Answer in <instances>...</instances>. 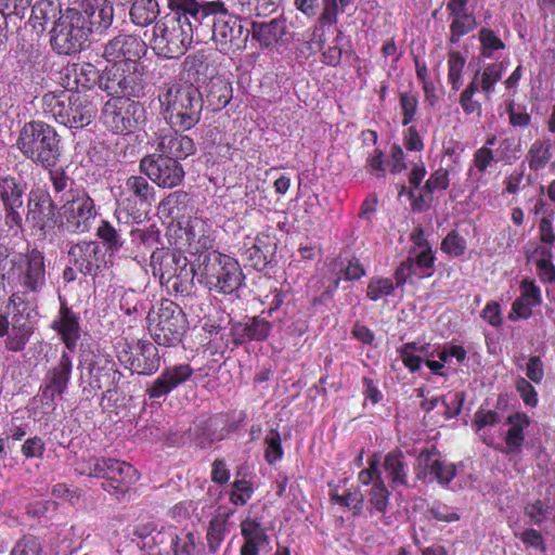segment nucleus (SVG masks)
<instances>
[{"label":"nucleus","instance_id":"39448f33","mask_svg":"<svg viewBox=\"0 0 555 555\" xmlns=\"http://www.w3.org/2000/svg\"><path fill=\"white\" fill-rule=\"evenodd\" d=\"M244 280L238 261L229 255L212 253L202 263L199 282L210 292L231 295L242 286Z\"/></svg>","mask_w":555,"mask_h":555},{"label":"nucleus","instance_id":"412c9836","mask_svg":"<svg viewBox=\"0 0 555 555\" xmlns=\"http://www.w3.org/2000/svg\"><path fill=\"white\" fill-rule=\"evenodd\" d=\"M276 253L274 236L260 232L255 236H246L241 249V257L246 266L258 271L264 270Z\"/></svg>","mask_w":555,"mask_h":555},{"label":"nucleus","instance_id":"79ce46f5","mask_svg":"<svg viewBox=\"0 0 555 555\" xmlns=\"http://www.w3.org/2000/svg\"><path fill=\"white\" fill-rule=\"evenodd\" d=\"M228 532V517L217 515L208 524L206 540L209 553H217Z\"/></svg>","mask_w":555,"mask_h":555},{"label":"nucleus","instance_id":"3c124183","mask_svg":"<svg viewBox=\"0 0 555 555\" xmlns=\"http://www.w3.org/2000/svg\"><path fill=\"white\" fill-rule=\"evenodd\" d=\"M75 82L77 88L91 89L101 76L99 70L91 63L75 64Z\"/></svg>","mask_w":555,"mask_h":555},{"label":"nucleus","instance_id":"6e6552de","mask_svg":"<svg viewBox=\"0 0 555 555\" xmlns=\"http://www.w3.org/2000/svg\"><path fill=\"white\" fill-rule=\"evenodd\" d=\"M149 332L158 346L179 345L188 331L189 322L182 308L169 299L160 302L155 317L149 313Z\"/></svg>","mask_w":555,"mask_h":555},{"label":"nucleus","instance_id":"774afa93","mask_svg":"<svg viewBox=\"0 0 555 555\" xmlns=\"http://www.w3.org/2000/svg\"><path fill=\"white\" fill-rule=\"evenodd\" d=\"M196 537L193 532L175 535L171 539L175 555H194Z\"/></svg>","mask_w":555,"mask_h":555},{"label":"nucleus","instance_id":"9b49d317","mask_svg":"<svg viewBox=\"0 0 555 555\" xmlns=\"http://www.w3.org/2000/svg\"><path fill=\"white\" fill-rule=\"evenodd\" d=\"M144 66L113 65L106 68L100 78V88L113 98H140L144 94Z\"/></svg>","mask_w":555,"mask_h":555},{"label":"nucleus","instance_id":"ea45409f","mask_svg":"<svg viewBox=\"0 0 555 555\" xmlns=\"http://www.w3.org/2000/svg\"><path fill=\"white\" fill-rule=\"evenodd\" d=\"M467 0H453V38L472 31L477 22L472 11L466 7Z\"/></svg>","mask_w":555,"mask_h":555},{"label":"nucleus","instance_id":"f03ea898","mask_svg":"<svg viewBox=\"0 0 555 555\" xmlns=\"http://www.w3.org/2000/svg\"><path fill=\"white\" fill-rule=\"evenodd\" d=\"M11 276L20 288L8 298V307H38V296L47 286L44 254L38 248L17 254L11 260Z\"/></svg>","mask_w":555,"mask_h":555},{"label":"nucleus","instance_id":"a18cd8bd","mask_svg":"<svg viewBox=\"0 0 555 555\" xmlns=\"http://www.w3.org/2000/svg\"><path fill=\"white\" fill-rule=\"evenodd\" d=\"M57 8L54 1L39 0L31 7L29 22L34 28L41 27L56 17Z\"/></svg>","mask_w":555,"mask_h":555},{"label":"nucleus","instance_id":"423d86ee","mask_svg":"<svg viewBox=\"0 0 555 555\" xmlns=\"http://www.w3.org/2000/svg\"><path fill=\"white\" fill-rule=\"evenodd\" d=\"M206 25L212 23V39L222 53L243 50L246 47L250 30L243 26L242 20L231 14L221 0H216L208 8Z\"/></svg>","mask_w":555,"mask_h":555},{"label":"nucleus","instance_id":"680f3d73","mask_svg":"<svg viewBox=\"0 0 555 555\" xmlns=\"http://www.w3.org/2000/svg\"><path fill=\"white\" fill-rule=\"evenodd\" d=\"M42 546L38 538L27 534L23 535L13 550L11 555H41Z\"/></svg>","mask_w":555,"mask_h":555},{"label":"nucleus","instance_id":"f8f14e48","mask_svg":"<svg viewBox=\"0 0 555 555\" xmlns=\"http://www.w3.org/2000/svg\"><path fill=\"white\" fill-rule=\"evenodd\" d=\"M155 202V189L142 176H130L125 188L116 199L114 215L120 221L121 215H126L133 221H141Z\"/></svg>","mask_w":555,"mask_h":555},{"label":"nucleus","instance_id":"603ef678","mask_svg":"<svg viewBox=\"0 0 555 555\" xmlns=\"http://www.w3.org/2000/svg\"><path fill=\"white\" fill-rule=\"evenodd\" d=\"M180 275L165 284L167 288L176 295H190L194 286L195 270L194 267L186 268Z\"/></svg>","mask_w":555,"mask_h":555},{"label":"nucleus","instance_id":"0e129e2a","mask_svg":"<svg viewBox=\"0 0 555 555\" xmlns=\"http://www.w3.org/2000/svg\"><path fill=\"white\" fill-rule=\"evenodd\" d=\"M21 452L26 460H41L46 453V442L39 436L29 437L23 442Z\"/></svg>","mask_w":555,"mask_h":555},{"label":"nucleus","instance_id":"f3484780","mask_svg":"<svg viewBox=\"0 0 555 555\" xmlns=\"http://www.w3.org/2000/svg\"><path fill=\"white\" fill-rule=\"evenodd\" d=\"M146 50V43L140 36L120 33L103 46L102 57L113 65H141L140 60Z\"/></svg>","mask_w":555,"mask_h":555},{"label":"nucleus","instance_id":"4c0bfd02","mask_svg":"<svg viewBox=\"0 0 555 555\" xmlns=\"http://www.w3.org/2000/svg\"><path fill=\"white\" fill-rule=\"evenodd\" d=\"M233 90L229 81L220 78L211 79L207 86V104L212 112L224 108L232 99Z\"/></svg>","mask_w":555,"mask_h":555},{"label":"nucleus","instance_id":"20e7f679","mask_svg":"<svg viewBox=\"0 0 555 555\" xmlns=\"http://www.w3.org/2000/svg\"><path fill=\"white\" fill-rule=\"evenodd\" d=\"M43 109L56 122L70 129H81L91 124L95 107L86 94L78 91L59 90L42 98Z\"/></svg>","mask_w":555,"mask_h":555},{"label":"nucleus","instance_id":"72a5a7b5","mask_svg":"<svg viewBox=\"0 0 555 555\" xmlns=\"http://www.w3.org/2000/svg\"><path fill=\"white\" fill-rule=\"evenodd\" d=\"M186 238L190 245L196 246L197 251L207 250L215 245V231L207 220L194 217L188 223Z\"/></svg>","mask_w":555,"mask_h":555},{"label":"nucleus","instance_id":"de8ad7c7","mask_svg":"<svg viewBox=\"0 0 555 555\" xmlns=\"http://www.w3.org/2000/svg\"><path fill=\"white\" fill-rule=\"evenodd\" d=\"M49 170V181L52 184L55 195H61V199L65 201V195L70 197V190H75L74 180L66 173L63 168H47Z\"/></svg>","mask_w":555,"mask_h":555},{"label":"nucleus","instance_id":"c03bdc74","mask_svg":"<svg viewBox=\"0 0 555 555\" xmlns=\"http://www.w3.org/2000/svg\"><path fill=\"white\" fill-rule=\"evenodd\" d=\"M331 488L330 490V501L333 504H337L341 507H351L353 511V516H358L361 514L363 509L364 504V495L363 494H357L356 492L351 491V489H347L343 494L338 493V487L328 485Z\"/></svg>","mask_w":555,"mask_h":555},{"label":"nucleus","instance_id":"864d4df0","mask_svg":"<svg viewBox=\"0 0 555 555\" xmlns=\"http://www.w3.org/2000/svg\"><path fill=\"white\" fill-rule=\"evenodd\" d=\"M399 105L402 113V125L408 126L415 120L418 108V94L413 91L401 92Z\"/></svg>","mask_w":555,"mask_h":555},{"label":"nucleus","instance_id":"2eb2a0df","mask_svg":"<svg viewBox=\"0 0 555 555\" xmlns=\"http://www.w3.org/2000/svg\"><path fill=\"white\" fill-rule=\"evenodd\" d=\"M140 171L163 189H172L184 179L182 165L168 155L155 153L144 156L139 164Z\"/></svg>","mask_w":555,"mask_h":555},{"label":"nucleus","instance_id":"8fccbe9b","mask_svg":"<svg viewBox=\"0 0 555 555\" xmlns=\"http://www.w3.org/2000/svg\"><path fill=\"white\" fill-rule=\"evenodd\" d=\"M155 532L157 535L160 534V532L157 531V525L153 520L139 521L132 529V535L142 542L141 547L149 550H152L158 543L154 535Z\"/></svg>","mask_w":555,"mask_h":555},{"label":"nucleus","instance_id":"c85d7f7f","mask_svg":"<svg viewBox=\"0 0 555 555\" xmlns=\"http://www.w3.org/2000/svg\"><path fill=\"white\" fill-rule=\"evenodd\" d=\"M167 8L170 11L169 16H178L193 25L202 26L208 20V8L215 1L198 0H166Z\"/></svg>","mask_w":555,"mask_h":555},{"label":"nucleus","instance_id":"7ed1b4c3","mask_svg":"<svg viewBox=\"0 0 555 555\" xmlns=\"http://www.w3.org/2000/svg\"><path fill=\"white\" fill-rule=\"evenodd\" d=\"M16 149L42 168L57 165L62 156L61 138L56 130L41 120L25 122L18 132Z\"/></svg>","mask_w":555,"mask_h":555},{"label":"nucleus","instance_id":"6ab92c4d","mask_svg":"<svg viewBox=\"0 0 555 555\" xmlns=\"http://www.w3.org/2000/svg\"><path fill=\"white\" fill-rule=\"evenodd\" d=\"M69 351L63 350L59 361L46 373L40 388L41 400L49 404L56 398L62 399L72 378L73 359Z\"/></svg>","mask_w":555,"mask_h":555},{"label":"nucleus","instance_id":"4468645a","mask_svg":"<svg viewBox=\"0 0 555 555\" xmlns=\"http://www.w3.org/2000/svg\"><path fill=\"white\" fill-rule=\"evenodd\" d=\"M61 225L69 233L81 234L91 229L98 211L94 199L85 189L70 190L61 207Z\"/></svg>","mask_w":555,"mask_h":555},{"label":"nucleus","instance_id":"5fc2aeb1","mask_svg":"<svg viewBox=\"0 0 555 555\" xmlns=\"http://www.w3.org/2000/svg\"><path fill=\"white\" fill-rule=\"evenodd\" d=\"M267 446L264 451V459L270 465H274L283 459L284 451L282 447V439L279 430L271 429L264 438Z\"/></svg>","mask_w":555,"mask_h":555},{"label":"nucleus","instance_id":"7c9ffc66","mask_svg":"<svg viewBox=\"0 0 555 555\" xmlns=\"http://www.w3.org/2000/svg\"><path fill=\"white\" fill-rule=\"evenodd\" d=\"M182 131L163 135L156 147V152L175 157L179 163L195 153V144L191 137L182 134Z\"/></svg>","mask_w":555,"mask_h":555},{"label":"nucleus","instance_id":"f257e3e1","mask_svg":"<svg viewBox=\"0 0 555 555\" xmlns=\"http://www.w3.org/2000/svg\"><path fill=\"white\" fill-rule=\"evenodd\" d=\"M160 114L167 125L177 131H188L201 120L203 96L197 87L188 81L163 83L157 95Z\"/></svg>","mask_w":555,"mask_h":555},{"label":"nucleus","instance_id":"c9c22d12","mask_svg":"<svg viewBox=\"0 0 555 555\" xmlns=\"http://www.w3.org/2000/svg\"><path fill=\"white\" fill-rule=\"evenodd\" d=\"M160 14L158 0H132L129 16L138 27L152 25Z\"/></svg>","mask_w":555,"mask_h":555},{"label":"nucleus","instance_id":"cd10ccee","mask_svg":"<svg viewBox=\"0 0 555 555\" xmlns=\"http://www.w3.org/2000/svg\"><path fill=\"white\" fill-rule=\"evenodd\" d=\"M90 374L99 389H105L107 392L114 390L120 378L116 362L108 354H98L90 363Z\"/></svg>","mask_w":555,"mask_h":555},{"label":"nucleus","instance_id":"69168bd1","mask_svg":"<svg viewBox=\"0 0 555 555\" xmlns=\"http://www.w3.org/2000/svg\"><path fill=\"white\" fill-rule=\"evenodd\" d=\"M425 464L429 474L442 486L448 487L451 481V469L446 468L438 459H433L431 454L425 455Z\"/></svg>","mask_w":555,"mask_h":555},{"label":"nucleus","instance_id":"13d9d810","mask_svg":"<svg viewBox=\"0 0 555 555\" xmlns=\"http://www.w3.org/2000/svg\"><path fill=\"white\" fill-rule=\"evenodd\" d=\"M339 12L337 0H322V10L317 18L315 28L324 30L337 24Z\"/></svg>","mask_w":555,"mask_h":555},{"label":"nucleus","instance_id":"1a4fd4ad","mask_svg":"<svg viewBox=\"0 0 555 555\" xmlns=\"http://www.w3.org/2000/svg\"><path fill=\"white\" fill-rule=\"evenodd\" d=\"M201 26L178 16L166 15L154 27L155 49L167 59H178L191 47L194 33Z\"/></svg>","mask_w":555,"mask_h":555},{"label":"nucleus","instance_id":"b1692460","mask_svg":"<svg viewBox=\"0 0 555 555\" xmlns=\"http://www.w3.org/2000/svg\"><path fill=\"white\" fill-rule=\"evenodd\" d=\"M193 374L194 370L189 363H180L165 367L146 387L145 393L150 399L164 398L180 385L190 380Z\"/></svg>","mask_w":555,"mask_h":555},{"label":"nucleus","instance_id":"0eeeda50","mask_svg":"<svg viewBox=\"0 0 555 555\" xmlns=\"http://www.w3.org/2000/svg\"><path fill=\"white\" fill-rule=\"evenodd\" d=\"M81 474L104 479L102 488L117 499L124 498L140 479V473L133 465L112 457L91 459L89 470Z\"/></svg>","mask_w":555,"mask_h":555},{"label":"nucleus","instance_id":"bb28decb","mask_svg":"<svg viewBox=\"0 0 555 555\" xmlns=\"http://www.w3.org/2000/svg\"><path fill=\"white\" fill-rule=\"evenodd\" d=\"M76 12L83 17L91 31L106 30L114 20V8L108 0H82Z\"/></svg>","mask_w":555,"mask_h":555},{"label":"nucleus","instance_id":"37998d69","mask_svg":"<svg viewBox=\"0 0 555 555\" xmlns=\"http://www.w3.org/2000/svg\"><path fill=\"white\" fill-rule=\"evenodd\" d=\"M553 142L551 140L534 141L527 153L531 170L543 169L552 158Z\"/></svg>","mask_w":555,"mask_h":555},{"label":"nucleus","instance_id":"e433bc0d","mask_svg":"<svg viewBox=\"0 0 555 555\" xmlns=\"http://www.w3.org/2000/svg\"><path fill=\"white\" fill-rule=\"evenodd\" d=\"M449 185V172L446 169H438L430 175L424 188L420 191V196L414 198L412 208L414 210H425L426 202L431 199V195L437 191L446 190Z\"/></svg>","mask_w":555,"mask_h":555},{"label":"nucleus","instance_id":"f704fd0d","mask_svg":"<svg viewBox=\"0 0 555 555\" xmlns=\"http://www.w3.org/2000/svg\"><path fill=\"white\" fill-rule=\"evenodd\" d=\"M367 500V512L371 516L378 514L385 516L390 507L391 492L386 486L384 479H378L376 482L365 490L363 494Z\"/></svg>","mask_w":555,"mask_h":555},{"label":"nucleus","instance_id":"dca6fc26","mask_svg":"<svg viewBox=\"0 0 555 555\" xmlns=\"http://www.w3.org/2000/svg\"><path fill=\"white\" fill-rule=\"evenodd\" d=\"M27 183L13 175L0 176V201L4 210V223L9 229L23 228L24 194Z\"/></svg>","mask_w":555,"mask_h":555},{"label":"nucleus","instance_id":"c756f323","mask_svg":"<svg viewBox=\"0 0 555 555\" xmlns=\"http://www.w3.org/2000/svg\"><path fill=\"white\" fill-rule=\"evenodd\" d=\"M159 366L160 356L157 347L150 340H138L130 369L138 374L152 375L158 371Z\"/></svg>","mask_w":555,"mask_h":555},{"label":"nucleus","instance_id":"338daca9","mask_svg":"<svg viewBox=\"0 0 555 555\" xmlns=\"http://www.w3.org/2000/svg\"><path fill=\"white\" fill-rule=\"evenodd\" d=\"M520 152V142L516 138H505L500 141L496 153L500 160L511 164L518 158Z\"/></svg>","mask_w":555,"mask_h":555},{"label":"nucleus","instance_id":"09e8293b","mask_svg":"<svg viewBox=\"0 0 555 555\" xmlns=\"http://www.w3.org/2000/svg\"><path fill=\"white\" fill-rule=\"evenodd\" d=\"M395 289L393 280L383 276H373L367 283L366 297L372 301H378L391 295Z\"/></svg>","mask_w":555,"mask_h":555},{"label":"nucleus","instance_id":"393cba45","mask_svg":"<svg viewBox=\"0 0 555 555\" xmlns=\"http://www.w3.org/2000/svg\"><path fill=\"white\" fill-rule=\"evenodd\" d=\"M151 267L153 274L159 278L162 285H165L193 264L180 250L156 249L151 256Z\"/></svg>","mask_w":555,"mask_h":555},{"label":"nucleus","instance_id":"a211bd4d","mask_svg":"<svg viewBox=\"0 0 555 555\" xmlns=\"http://www.w3.org/2000/svg\"><path fill=\"white\" fill-rule=\"evenodd\" d=\"M68 262L85 276L96 278L107 267L106 253L96 241L81 240L67 251Z\"/></svg>","mask_w":555,"mask_h":555},{"label":"nucleus","instance_id":"a19ab883","mask_svg":"<svg viewBox=\"0 0 555 555\" xmlns=\"http://www.w3.org/2000/svg\"><path fill=\"white\" fill-rule=\"evenodd\" d=\"M96 236L105 246L111 255L118 253L125 243L121 229H116L108 220L102 219L98 229Z\"/></svg>","mask_w":555,"mask_h":555},{"label":"nucleus","instance_id":"4be33fe9","mask_svg":"<svg viewBox=\"0 0 555 555\" xmlns=\"http://www.w3.org/2000/svg\"><path fill=\"white\" fill-rule=\"evenodd\" d=\"M26 219L41 231L56 223V205L50 193L41 188L33 189L27 196Z\"/></svg>","mask_w":555,"mask_h":555},{"label":"nucleus","instance_id":"9d476101","mask_svg":"<svg viewBox=\"0 0 555 555\" xmlns=\"http://www.w3.org/2000/svg\"><path fill=\"white\" fill-rule=\"evenodd\" d=\"M101 119L111 132L128 134L144 125L146 111L140 102L124 96L112 98L104 104Z\"/></svg>","mask_w":555,"mask_h":555},{"label":"nucleus","instance_id":"e2e57ef3","mask_svg":"<svg viewBox=\"0 0 555 555\" xmlns=\"http://www.w3.org/2000/svg\"><path fill=\"white\" fill-rule=\"evenodd\" d=\"M33 0H0V12L4 18L12 15L23 18Z\"/></svg>","mask_w":555,"mask_h":555},{"label":"nucleus","instance_id":"5701e85b","mask_svg":"<svg viewBox=\"0 0 555 555\" xmlns=\"http://www.w3.org/2000/svg\"><path fill=\"white\" fill-rule=\"evenodd\" d=\"M262 315L245 317L231 324L230 337L234 347L250 341L263 343L269 338L273 324Z\"/></svg>","mask_w":555,"mask_h":555},{"label":"nucleus","instance_id":"473e14b6","mask_svg":"<svg viewBox=\"0 0 555 555\" xmlns=\"http://www.w3.org/2000/svg\"><path fill=\"white\" fill-rule=\"evenodd\" d=\"M250 34L253 39L257 40L262 48H269L285 36L286 24L284 20L278 17L270 22H253Z\"/></svg>","mask_w":555,"mask_h":555},{"label":"nucleus","instance_id":"aec40b11","mask_svg":"<svg viewBox=\"0 0 555 555\" xmlns=\"http://www.w3.org/2000/svg\"><path fill=\"white\" fill-rule=\"evenodd\" d=\"M11 325L4 337V347L11 352L23 351L35 333L31 312L38 307H11Z\"/></svg>","mask_w":555,"mask_h":555},{"label":"nucleus","instance_id":"6e6d98bb","mask_svg":"<svg viewBox=\"0 0 555 555\" xmlns=\"http://www.w3.org/2000/svg\"><path fill=\"white\" fill-rule=\"evenodd\" d=\"M253 494V482L244 478L237 479L232 483L229 500L235 506H243L251 499Z\"/></svg>","mask_w":555,"mask_h":555},{"label":"nucleus","instance_id":"bf43d9fd","mask_svg":"<svg viewBox=\"0 0 555 555\" xmlns=\"http://www.w3.org/2000/svg\"><path fill=\"white\" fill-rule=\"evenodd\" d=\"M343 37V31L339 30L333 41L324 47L321 53V62L331 67H337L341 63L343 59V49L340 47V40Z\"/></svg>","mask_w":555,"mask_h":555},{"label":"nucleus","instance_id":"2f4dec72","mask_svg":"<svg viewBox=\"0 0 555 555\" xmlns=\"http://www.w3.org/2000/svg\"><path fill=\"white\" fill-rule=\"evenodd\" d=\"M392 490L409 486V467L400 449L389 451L382 463Z\"/></svg>","mask_w":555,"mask_h":555},{"label":"nucleus","instance_id":"49530a36","mask_svg":"<svg viewBox=\"0 0 555 555\" xmlns=\"http://www.w3.org/2000/svg\"><path fill=\"white\" fill-rule=\"evenodd\" d=\"M189 194L184 191H175L168 194L159 204V211L167 217L178 218L185 209Z\"/></svg>","mask_w":555,"mask_h":555},{"label":"nucleus","instance_id":"4d7b16f0","mask_svg":"<svg viewBox=\"0 0 555 555\" xmlns=\"http://www.w3.org/2000/svg\"><path fill=\"white\" fill-rule=\"evenodd\" d=\"M380 459L378 453L372 454L367 459V467L360 470L358 474V481L364 487H372L376 480L383 479L379 469Z\"/></svg>","mask_w":555,"mask_h":555},{"label":"nucleus","instance_id":"ddd939ff","mask_svg":"<svg viewBox=\"0 0 555 555\" xmlns=\"http://www.w3.org/2000/svg\"><path fill=\"white\" fill-rule=\"evenodd\" d=\"M91 33L83 17L76 12V9H68L53 28L51 37L52 48L59 54L65 55L80 52Z\"/></svg>","mask_w":555,"mask_h":555},{"label":"nucleus","instance_id":"052dcab7","mask_svg":"<svg viewBox=\"0 0 555 555\" xmlns=\"http://www.w3.org/2000/svg\"><path fill=\"white\" fill-rule=\"evenodd\" d=\"M241 532L244 543H263L267 534L261 525L256 519L247 518L241 522Z\"/></svg>","mask_w":555,"mask_h":555},{"label":"nucleus","instance_id":"a878e982","mask_svg":"<svg viewBox=\"0 0 555 555\" xmlns=\"http://www.w3.org/2000/svg\"><path fill=\"white\" fill-rule=\"evenodd\" d=\"M51 328L59 335L65 350L75 352L82 332L80 318L65 301L61 302L57 315L51 323Z\"/></svg>","mask_w":555,"mask_h":555},{"label":"nucleus","instance_id":"58836bf2","mask_svg":"<svg viewBox=\"0 0 555 555\" xmlns=\"http://www.w3.org/2000/svg\"><path fill=\"white\" fill-rule=\"evenodd\" d=\"M509 429L505 437L506 452H520L524 443V429L529 425V420L526 414H512L507 417Z\"/></svg>","mask_w":555,"mask_h":555}]
</instances>
